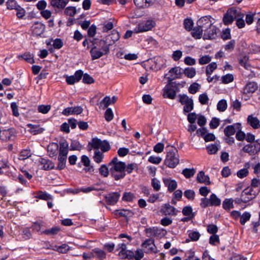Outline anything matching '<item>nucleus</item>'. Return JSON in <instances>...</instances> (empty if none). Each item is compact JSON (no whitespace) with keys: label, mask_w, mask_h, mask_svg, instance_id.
Instances as JSON below:
<instances>
[{"label":"nucleus","mask_w":260,"mask_h":260,"mask_svg":"<svg viewBox=\"0 0 260 260\" xmlns=\"http://www.w3.org/2000/svg\"><path fill=\"white\" fill-rule=\"evenodd\" d=\"M92 148L95 149L93 155V160L98 164L103 161L104 158V152L108 151L110 148L109 142L106 140L102 141L97 138H93L89 143Z\"/></svg>","instance_id":"nucleus-1"},{"label":"nucleus","mask_w":260,"mask_h":260,"mask_svg":"<svg viewBox=\"0 0 260 260\" xmlns=\"http://www.w3.org/2000/svg\"><path fill=\"white\" fill-rule=\"evenodd\" d=\"M108 167H109L110 173L115 180L121 179L125 176V164L119 161L116 157H114L109 163Z\"/></svg>","instance_id":"nucleus-2"},{"label":"nucleus","mask_w":260,"mask_h":260,"mask_svg":"<svg viewBox=\"0 0 260 260\" xmlns=\"http://www.w3.org/2000/svg\"><path fill=\"white\" fill-rule=\"evenodd\" d=\"M167 149L168 151L164 164L170 168H174L179 162L178 150L172 146H168Z\"/></svg>","instance_id":"nucleus-3"},{"label":"nucleus","mask_w":260,"mask_h":260,"mask_svg":"<svg viewBox=\"0 0 260 260\" xmlns=\"http://www.w3.org/2000/svg\"><path fill=\"white\" fill-rule=\"evenodd\" d=\"M155 25L152 20H147L139 23L134 29L135 34H139L151 30Z\"/></svg>","instance_id":"nucleus-4"},{"label":"nucleus","mask_w":260,"mask_h":260,"mask_svg":"<svg viewBox=\"0 0 260 260\" xmlns=\"http://www.w3.org/2000/svg\"><path fill=\"white\" fill-rule=\"evenodd\" d=\"M179 102L183 105V112L188 113L193 109V101L192 98H189L186 94H180L178 95Z\"/></svg>","instance_id":"nucleus-5"},{"label":"nucleus","mask_w":260,"mask_h":260,"mask_svg":"<svg viewBox=\"0 0 260 260\" xmlns=\"http://www.w3.org/2000/svg\"><path fill=\"white\" fill-rule=\"evenodd\" d=\"M45 25L40 22H35L30 27L31 34L34 36H41L45 30Z\"/></svg>","instance_id":"nucleus-6"},{"label":"nucleus","mask_w":260,"mask_h":260,"mask_svg":"<svg viewBox=\"0 0 260 260\" xmlns=\"http://www.w3.org/2000/svg\"><path fill=\"white\" fill-rule=\"evenodd\" d=\"M258 194L250 187L245 188L241 193L243 203H247L249 201L254 199Z\"/></svg>","instance_id":"nucleus-7"},{"label":"nucleus","mask_w":260,"mask_h":260,"mask_svg":"<svg viewBox=\"0 0 260 260\" xmlns=\"http://www.w3.org/2000/svg\"><path fill=\"white\" fill-rule=\"evenodd\" d=\"M243 151L250 155H255L260 151V143L255 142L253 143L247 144L243 147Z\"/></svg>","instance_id":"nucleus-8"},{"label":"nucleus","mask_w":260,"mask_h":260,"mask_svg":"<svg viewBox=\"0 0 260 260\" xmlns=\"http://www.w3.org/2000/svg\"><path fill=\"white\" fill-rule=\"evenodd\" d=\"M83 76V72L81 70L77 71L74 75H65L66 81L68 84L73 85L76 82H79Z\"/></svg>","instance_id":"nucleus-9"},{"label":"nucleus","mask_w":260,"mask_h":260,"mask_svg":"<svg viewBox=\"0 0 260 260\" xmlns=\"http://www.w3.org/2000/svg\"><path fill=\"white\" fill-rule=\"evenodd\" d=\"M197 25L205 31V29H207L212 25L211 17L210 16H205L201 17L197 21Z\"/></svg>","instance_id":"nucleus-10"},{"label":"nucleus","mask_w":260,"mask_h":260,"mask_svg":"<svg viewBox=\"0 0 260 260\" xmlns=\"http://www.w3.org/2000/svg\"><path fill=\"white\" fill-rule=\"evenodd\" d=\"M160 212L165 215L176 216L178 211L169 204H165L161 206Z\"/></svg>","instance_id":"nucleus-11"},{"label":"nucleus","mask_w":260,"mask_h":260,"mask_svg":"<svg viewBox=\"0 0 260 260\" xmlns=\"http://www.w3.org/2000/svg\"><path fill=\"white\" fill-rule=\"evenodd\" d=\"M145 249L146 253H155L156 252V247L154 244V240L151 239L146 240L142 244Z\"/></svg>","instance_id":"nucleus-12"},{"label":"nucleus","mask_w":260,"mask_h":260,"mask_svg":"<svg viewBox=\"0 0 260 260\" xmlns=\"http://www.w3.org/2000/svg\"><path fill=\"white\" fill-rule=\"evenodd\" d=\"M120 194L118 192L109 193L105 196V199L107 204L110 205H115L118 201Z\"/></svg>","instance_id":"nucleus-13"},{"label":"nucleus","mask_w":260,"mask_h":260,"mask_svg":"<svg viewBox=\"0 0 260 260\" xmlns=\"http://www.w3.org/2000/svg\"><path fill=\"white\" fill-rule=\"evenodd\" d=\"M218 29L217 28L212 25L207 29H205L204 39H214L216 38L217 35Z\"/></svg>","instance_id":"nucleus-14"},{"label":"nucleus","mask_w":260,"mask_h":260,"mask_svg":"<svg viewBox=\"0 0 260 260\" xmlns=\"http://www.w3.org/2000/svg\"><path fill=\"white\" fill-rule=\"evenodd\" d=\"M94 44L95 45V46H97V48H99L98 49L101 50L105 54L109 53L110 45L107 43L106 39L98 40L95 42Z\"/></svg>","instance_id":"nucleus-15"},{"label":"nucleus","mask_w":260,"mask_h":260,"mask_svg":"<svg viewBox=\"0 0 260 260\" xmlns=\"http://www.w3.org/2000/svg\"><path fill=\"white\" fill-rule=\"evenodd\" d=\"M241 128L240 123H235L233 125H228L224 129V134L225 136H231L234 135L236 132L237 129Z\"/></svg>","instance_id":"nucleus-16"},{"label":"nucleus","mask_w":260,"mask_h":260,"mask_svg":"<svg viewBox=\"0 0 260 260\" xmlns=\"http://www.w3.org/2000/svg\"><path fill=\"white\" fill-rule=\"evenodd\" d=\"M163 182L165 186L168 188V190L169 192L174 191L177 187V183L171 178H164L162 179Z\"/></svg>","instance_id":"nucleus-17"},{"label":"nucleus","mask_w":260,"mask_h":260,"mask_svg":"<svg viewBox=\"0 0 260 260\" xmlns=\"http://www.w3.org/2000/svg\"><path fill=\"white\" fill-rule=\"evenodd\" d=\"M176 95L175 89L170 85H167L164 89L163 96L165 98L174 99Z\"/></svg>","instance_id":"nucleus-18"},{"label":"nucleus","mask_w":260,"mask_h":260,"mask_svg":"<svg viewBox=\"0 0 260 260\" xmlns=\"http://www.w3.org/2000/svg\"><path fill=\"white\" fill-rule=\"evenodd\" d=\"M120 35L119 32L116 30H113L111 33L107 36L105 39L107 43H108L110 45H113L119 39Z\"/></svg>","instance_id":"nucleus-19"},{"label":"nucleus","mask_w":260,"mask_h":260,"mask_svg":"<svg viewBox=\"0 0 260 260\" xmlns=\"http://www.w3.org/2000/svg\"><path fill=\"white\" fill-rule=\"evenodd\" d=\"M247 122L254 129H258L260 127V121L256 117L253 115H248L247 118Z\"/></svg>","instance_id":"nucleus-20"},{"label":"nucleus","mask_w":260,"mask_h":260,"mask_svg":"<svg viewBox=\"0 0 260 260\" xmlns=\"http://www.w3.org/2000/svg\"><path fill=\"white\" fill-rule=\"evenodd\" d=\"M257 84L254 82H249L243 88V92L245 94L254 93L257 89Z\"/></svg>","instance_id":"nucleus-21"},{"label":"nucleus","mask_w":260,"mask_h":260,"mask_svg":"<svg viewBox=\"0 0 260 260\" xmlns=\"http://www.w3.org/2000/svg\"><path fill=\"white\" fill-rule=\"evenodd\" d=\"M69 152V144L66 141L59 143V155L67 157Z\"/></svg>","instance_id":"nucleus-22"},{"label":"nucleus","mask_w":260,"mask_h":260,"mask_svg":"<svg viewBox=\"0 0 260 260\" xmlns=\"http://www.w3.org/2000/svg\"><path fill=\"white\" fill-rule=\"evenodd\" d=\"M27 126L29 128V132L33 135L41 134L45 131L44 128L40 127L38 124L28 123L27 124Z\"/></svg>","instance_id":"nucleus-23"},{"label":"nucleus","mask_w":260,"mask_h":260,"mask_svg":"<svg viewBox=\"0 0 260 260\" xmlns=\"http://www.w3.org/2000/svg\"><path fill=\"white\" fill-rule=\"evenodd\" d=\"M226 13L231 17L234 20H236L239 17L244 18V14L240 10H237L234 8L229 9Z\"/></svg>","instance_id":"nucleus-24"},{"label":"nucleus","mask_w":260,"mask_h":260,"mask_svg":"<svg viewBox=\"0 0 260 260\" xmlns=\"http://www.w3.org/2000/svg\"><path fill=\"white\" fill-rule=\"evenodd\" d=\"M182 69L179 67L172 68L170 69L169 73H170V80H174L179 78L180 75L182 74L181 72Z\"/></svg>","instance_id":"nucleus-25"},{"label":"nucleus","mask_w":260,"mask_h":260,"mask_svg":"<svg viewBox=\"0 0 260 260\" xmlns=\"http://www.w3.org/2000/svg\"><path fill=\"white\" fill-rule=\"evenodd\" d=\"M40 164L42 166V169L45 170H49L54 168V164L50 160L43 158L39 160Z\"/></svg>","instance_id":"nucleus-26"},{"label":"nucleus","mask_w":260,"mask_h":260,"mask_svg":"<svg viewBox=\"0 0 260 260\" xmlns=\"http://www.w3.org/2000/svg\"><path fill=\"white\" fill-rule=\"evenodd\" d=\"M69 2V0H51L50 4L54 8L62 9L66 7Z\"/></svg>","instance_id":"nucleus-27"},{"label":"nucleus","mask_w":260,"mask_h":260,"mask_svg":"<svg viewBox=\"0 0 260 260\" xmlns=\"http://www.w3.org/2000/svg\"><path fill=\"white\" fill-rule=\"evenodd\" d=\"M90 53L92 60L98 59L103 55H106L101 50L99 49L97 46H95L91 49Z\"/></svg>","instance_id":"nucleus-28"},{"label":"nucleus","mask_w":260,"mask_h":260,"mask_svg":"<svg viewBox=\"0 0 260 260\" xmlns=\"http://www.w3.org/2000/svg\"><path fill=\"white\" fill-rule=\"evenodd\" d=\"M92 256L93 257H96L98 258L100 260H103L106 258V252L99 248H95L93 249L92 250Z\"/></svg>","instance_id":"nucleus-29"},{"label":"nucleus","mask_w":260,"mask_h":260,"mask_svg":"<svg viewBox=\"0 0 260 260\" xmlns=\"http://www.w3.org/2000/svg\"><path fill=\"white\" fill-rule=\"evenodd\" d=\"M196 70L193 67L185 68L183 70L182 74L188 78H193L196 75Z\"/></svg>","instance_id":"nucleus-30"},{"label":"nucleus","mask_w":260,"mask_h":260,"mask_svg":"<svg viewBox=\"0 0 260 260\" xmlns=\"http://www.w3.org/2000/svg\"><path fill=\"white\" fill-rule=\"evenodd\" d=\"M114 213L116 215L125 218L131 217L134 215V213L131 210L124 209L115 210Z\"/></svg>","instance_id":"nucleus-31"},{"label":"nucleus","mask_w":260,"mask_h":260,"mask_svg":"<svg viewBox=\"0 0 260 260\" xmlns=\"http://www.w3.org/2000/svg\"><path fill=\"white\" fill-rule=\"evenodd\" d=\"M58 149V145L57 143H52L48 146V152L50 157H53L57 154Z\"/></svg>","instance_id":"nucleus-32"},{"label":"nucleus","mask_w":260,"mask_h":260,"mask_svg":"<svg viewBox=\"0 0 260 260\" xmlns=\"http://www.w3.org/2000/svg\"><path fill=\"white\" fill-rule=\"evenodd\" d=\"M118 255L121 259H132L134 257V252L129 250H120Z\"/></svg>","instance_id":"nucleus-33"},{"label":"nucleus","mask_w":260,"mask_h":260,"mask_svg":"<svg viewBox=\"0 0 260 260\" xmlns=\"http://www.w3.org/2000/svg\"><path fill=\"white\" fill-rule=\"evenodd\" d=\"M219 148L220 145L217 143L210 144L206 147L207 151L210 154H215Z\"/></svg>","instance_id":"nucleus-34"},{"label":"nucleus","mask_w":260,"mask_h":260,"mask_svg":"<svg viewBox=\"0 0 260 260\" xmlns=\"http://www.w3.org/2000/svg\"><path fill=\"white\" fill-rule=\"evenodd\" d=\"M197 180L200 183H208L209 182V177L206 176L203 171H200L197 174Z\"/></svg>","instance_id":"nucleus-35"},{"label":"nucleus","mask_w":260,"mask_h":260,"mask_svg":"<svg viewBox=\"0 0 260 260\" xmlns=\"http://www.w3.org/2000/svg\"><path fill=\"white\" fill-rule=\"evenodd\" d=\"M100 189H98L95 187L94 186H88V187H82L76 189V193H79V192H82L85 193H89L93 190H99Z\"/></svg>","instance_id":"nucleus-36"},{"label":"nucleus","mask_w":260,"mask_h":260,"mask_svg":"<svg viewBox=\"0 0 260 260\" xmlns=\"http://www.w3.org/2000/svg\"><path fill=\"white\" fill-rule=\"evenodd\" d=\"M67 157L58 155L57 169L62 170L66 167Z\"/></svg>","instance_id":"nucleus-37"},{"label":"nucleus","mask_w":260,"mask_h":260,"mask_svg":"<svg viewBox=\"0 0 260 260\" xmlns=\"http://www.w3.org/2000/svg\"><path fill=\"white\" fill-rule=\"evenodd\" d=\"M210 206H218L221 204V200L214 193H212L209 198Z\"/></svg>","instance_id":"nucleus-38"},{"label":"nucleus","mask_w":260,"mask_h":260,"mask_svg":"<svg viewBox=\"0 0 260 260\" xmlns=\"http://www.w3.org/2000/svg\"><path fill=\"white\" fill-rule=\"evenodd\" d=\"M203 31L202 29L198 26L197 27L194 28L192 29L191 32V36L196 39H200L202 37Z\"/></svg>","instance_id":"nucleus-39"},{"label":"nucleus","mask_w":260,"mask_h":260,"mask_svg":"<svg viewBox=\"0 0 260 260\" xmlns=\"http://www.w3.org/2000/svg\"><path fill=\"white\" fill-rule=\"evenodd\" d=\"M233 200L232 199H226L222 203V207L226 210H230L234 208Z\"/></svg>","instance_id":"nucleus-40"},{"label":"nucleus","mask_w":260,"mask_h":260,"mask_svg":"<svg viewBox=\"0 0 260 260\" xmlns=\"http://www.w3.org/2000/svg\"><path fill=\"white\" fill-rule=\"evenodd\" d=\"M76 13L77 10L75 7L69 6L64 10V14L67 16L73 17Z\"/></svg>","instance_id":"nucleus-41"},{"label":"nucleus","mask_w":260,"mask_h":260,"mask_svg":"<svg viewBox=\"0 0 260 260\" xmlns=\"http://www.w3.org/2000/svg\"><path fill=\"white\" fill-rule=\"evenodd\" d=\"M250 187L258 193L260 191V180L256 178L253 179Z\"/></svg>","instance_id":"nucleus-42"},{"label":"nucleus","mask_w":260,"mask_h":260,"mask_svg":"<svg viewBox=\"0 0 260 260\" xmlns=\"http://www.w3.org/2000/svg\"><path fill=\"white\" fill-rule=\"evenodd\" d=\"M228 107V105L226 100H220L217 105V109L220 112H224L226 110Z\"/></svg>","instance_id":"nucleus-43"},{"label":"nucleus","mask_w":260,"mask_h":260,"mask_svg":"<svg viewBox=\"0 0 260 260\" xmlns=\"http://www.w3.org/2000/svg\"><path fill=\"white\" fill-rule=\"evenodd\" d=\"M112 104L111 99L109 96H105L104 99L100 102V107L103 109H105L110 105Z\"/></svg>","instance_id":"nucleus-44"},{"label":"nucleus","mask_w":260,"mask_h":260,"mask_svg":"<svg viewBox=\"0 0 260 260\" xmlns=\"http://www.w3.org/2000/svg\"><path fill=\"white\" fill-rule=\"evenodd\" d=\"M196 173V170L193 168L187 169L185 168L183 170L182 174L186 178H189L192 177Z\"/></svg>","instance_id":"nucleus-45"},{"label":"nucleus","mask_w":260,"mask_h":260,"mask_svg":"<svg viewBox=\"0 0 260 260\" xmlns=\"http://www.w3.org/2000/svg\"><path fill=\"white\" fill-rule=\"evenodd\" d=\"M151 186L155 191H159L161 188L160 182L156 178H153L151 179Z\"/></svg>","instance_id":"nucleus-46"},{"label":"nucleus","mask_w":260,"mask_h":260,"mask_svg":"<svg viewBox=\"0 0 260 260\" xmlns=\"http://www.w3.org/2000/svg\"><path fill=\"white\" fill-rule=\"evenodd\" d=\"M51 42V45L56 49H60L63 45V43L60 39L57 38L52 40Z\"/></svg>","instance_id":"nucleus-47"},{"label":"nucleus","mask_w":260,"mask_h":260,"mask_svg":"<svg viewBox=\"0 0 260 260\" xmlns=\"http://www.w3.org/2000/svg\"><path fill=\"white\" fill-rule=\"evenodd\" d=\"M217 68V64L215 62H212L206 67V74L207 76H210L214 70Z\"/></svg>","instance_id":"nucleus-48"},{"label":"nucleus","mask_w":260,"mask_h":260,"mask_svg":"<svg viewBox=\"0 0 260 260\" xmlns=\"http://www.w3.org/2000/svg\"><path fill=\"white\" fill-rule=\"evenodd\" d=\"M201 85L197 83L194 82L191 84L188 88V91L191 94H195L200 88Z\"/></svg>","instance_id":"nucleus-49"},{"label":"nucleus","mask_w":260,"mask_h":260,"mask_svg":"<svg viewBox=\"0 0 260 260\" xmlns=\"http://www.w3.org/2000/svg\"><path fill=\"white\" fill-rule=\"evenodd\" d=\"M222 83L228 84L233 81L234 76L231 74H228L222 76L221 78Z\"/></svg>","instance_id":"nucleus-50"},{"label":"nucleus","mask_w":260,"mask_h":260,"mask_svg":"<svg viewBox=\"0 0 260 260\" xmlns=\"http://www.w3.org/2000/svg\"><path fill=\"white\" fill-rule=\"evenodd\" d=\"M135 198V194L131 192H125L123 193L122 200L126 202H132Z\"/></svg>","instance_id":"nucleus-51"},{"label":"nucleus","mask_w":260,"mask_h":260,"mask_svg":"<svg viewBox=\"0 0 260 260\" xmlns=\"http://www.w3.org/2000/svg\"><path fill=\"white\" fill-rule=\"evenodd\" d=\"M251 217V214L249 212H244L240 216V223L242 225H244L245 223L248 221Z\"/></svg>","instance_id":"nucleus-52"},{"label":"nucleus","mask_w":260,"mask_h":260,"mask_svg":"<svg viewBox=\"0 0 260 260\" xmlns=\"http://www.w3.org/2000/svg\"><path fill=\"white\" fill-rule=\"evenodd\" d=\"M99 172L102 176L106 177L108 176L110 172L109 167L108 168L106 165H103L99 169Z\"/></svg>","instance_id":"nucleus-53"},{"label":"nucleus","mask_w":260,"mask_h":260,"mask_svg":"<svg viewBox=\"0 0 260 260\" xmlns=\"http://www.w3.org/2000/svg\"><path fill=\"white\" fill-rule=\"evenodd\" d=\"M31 156V153L30 151L29 150L27 149H24L22 150L20 152L19 156V159L20 160H24L27 158H28L29 156Z\"/></svg>","instance_id":"nucleus-54"},{"label":"nucleus","mask_w":260,"mask_h":260,"mask_svg":"<svg viewBox=\"0 0 260 260\" xmlns=\"http://www.w3.org/2000/svg\"><path fill=\"white\" fill-rule=\"evenodd\" d=\"M209 99L206 93L200 94L199 96V101L202 105H207L208 104Z\"/></svg>","instance_id":"nucleus-55"},{"label":"nucleus","mask_w":260,"mask_h":260,"mask_svg":"<svg viewBox=\"0 0 260 260\" xmlns=\"http://www.w3.org/2000/svg\"><path fill=\"white\" fill-rule=\"evenodd\" d=\"M188 236L192 241H197L199 239L201 235L198 232L191 231L189 232Z\"/></svg>","instance_id":"nucleus-56"},{"label":"nucleus","mask_w":260,"mask_h":260,"mask_svg":"<svg viewBox=\"0 0 260 260\" xmlns=\"http://www.w3.org/2000/svg\"><path fill=\"white\" fill-rule=\"evenodd\" d=\"M56 250L60 253H66L70 250V247L66 244H62L60 246H56Z\"/></svg>","instance_id":"nucleus-57"},{"label":"nucleus","mask_w":260,"mask_h":260,"mask_svg":"<svg viewBox=\"0 0 260 260\" xmlns=\"http://www.w3.org/2000/svg\"><path fill=\"white\" fill-rule=\"evenodd\" d=\"M60 231V228L57 226L53 227L51 229L46 230L43 233L46 235H56Z\"/></svg>","instance_id":"nucleus-58"},{"label":"nucleus","mask_w":260,"mask_h":260,"mask_svg":"<svg viewBox=\"0 0 260 260\" xmlns=\"http://www.w3.org/2000/svg\"><path fill=\"white\" fill-rule=\"evenodd\" d=\"M51 106L50 105H39L38 107V110L40 113L43 114L47 113L50 110Z\"/></svg>","instance_id":"nucleus-59"},{"label":"nucleus","mask_w":260,"mask_h":260,"mask_svg":"<svg viewBox=\"0 0 260 260\" xmlns=\"http://www.w3.org/2000/svg\"><path fill=\"white\" fill-rule=\"evenodd\" d=\"M162 160V158L160 157L156 156L154 155H151L149 157L148 161L153 164L158 165Z\"/></svg>","instance_id":"nucleus-60"},{"label":"nucleus","mask_w":260,"mask_h":260,"mask_svg":"<svg viewBox=\"0 0 260 260\" xmlns=\"http://www.w3.org/2000/svg\"><path fill=\"white\" fill-rule=\"evenodd\" d=\"M82 146L77 141H72L70 145V149L72 150H80Z\"/></svg>","instance_id":"nucleus-61"},{"label":"nucleus","mask_w":260,"mask_h":260,"mask_svg":"<svg viewBox=\"0 0 260 260\" xmlns=\"http://www.w3.org/2000/svg\"><path fill=\"white\" fill-rule=\"evenodd\" d=\"M21 57L29 63L32 64L35 62L32 54L29 53L24 54Z\"/></svg>","instance_id":"nucleus-62"},{"label":"nucleus","mask_w":260,"mask_h":260,"mask_svg":"<svg viewBox=\"0 0 260 260\" xmlns=\"http://www.w3.org/2000/svg\"><path fill=\"white\" fill-rule=\"evenodd\" d=\"M193 22L191 19H185L184 21V25L185 28L189 31L192 29L193 26Z\"/></svg>","instance_id":"nucleus-63"},{"label":"nucleus","mask_w":260,"mask_h":260,"mask_svg":"<svg viewBox=\"0 0 260 260\" xmlns=\"http://www.w3.org/2000/svg\"><path fill=\"white\" fill-rule=\"evenodd\" d=\"M105 118L107 121H110L113 119V113L111 108H108L105 111Z\"/></svg>","instance_id":"nucleus-64"}]
</instances>
